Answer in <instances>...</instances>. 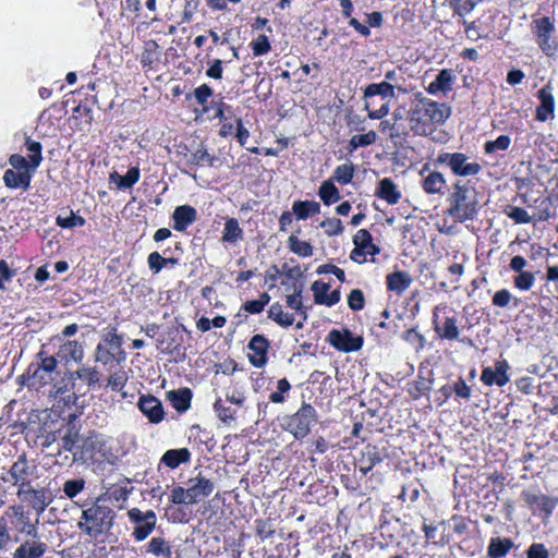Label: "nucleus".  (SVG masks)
Wrapping results in <instances>:
<instances>
[{
	"label": "nucleus",
	"mask_w": 558,
	"mask_h": 558,
	"mask_svg": "<svg viewBox=\"0 0 558 558\" xmlns=\"http://www.w3.org/2000/svg\"><path fill=\"white\" fill-rule=\"evenodd\" d=\"M56 223L61 228L72 229L75 227L84 226L85 219L82 216L75 215L72 210H70V215L66 217L59 215L56 218Z\"/></svg>",
	"instance_id": "nucleus-53"
},
{
	"label": "nucleus",
	"mask_w": 558,
	"mask_h": 558,
	"mask_svg": "<svg viewBox=\"0 0 558 558\" xmlns=\"http://www.w3.org/2000/svg\"><path fill=\"white\" fill-rule=\"evenodd\" d=\"M85 488V481L83 478L68 480L63 484V493L69 498L76 497Z\"/></svg>",
	"instance_id": "nucleus-56"
},
{
	"label": "nucleus",
	"mask_w": 558,
	"mask_h": 558,
	"mask_svg": "<svg viewBox=\"0 0 558 558\" xmlns=\"http://www.w3.org/2000/svg\"><path fill=\"white\" fill-rule=\"evenodd\" d=\"M435 161L437 165L448 167L457 177L477 175L482 171L481 163L471 160L463 153H440Z\"/></svg>",
	"instance_id": "nucleus-4"
},
{
	"label": "nucleus",
	"mask_w": 558,
	"mask_h": 558,
	"mask_svg": "<svg viewBox=\"0 0 558 558\" xmlns=\"http://www.w3.org/2000/svg\"><path fill=\"white\" fill-rule=\"evenodd\" d=\"M214 410L218 417L227 425L235 422L236 411L230 407H226L221 398H218L214 403Z\"/></svg>",
	"instance_id": "nucleus-47"
},
{
	"label": "nucleus",
	"mask_w": 558,
	"mask_h": 558,
	"mask_svg": "<svg viewBox=\"0 0 558 558\" xmlns=\"http://www.w3.org/2000/svg\"><path fill=\"white\" fill-rule=\"evenodd\" d=\"M412 281V277L402 270L393 271L386 277L387 289L398 295L408 290Z\"/></svg>",
	"instance_id": "nucleus-23"
},
{
	"label": "nucleus",
	"mask_w": 558,
	"mask_h": 558,
	"mask_svg": "<svg viewBox=\"0 0 558 558\" xmlns=\"http://www.w3.org/2000/svg\"><path fill=\"white\" fill-rule=\"evenodd\" d=\"M101 501L102 497H98L94 504L83 510L77 523L78 529L93 538L109 532L116 519V511Z\"/></svg>",
	"instance_id": "nucleus-2"
},
{
	"label": "nucleus",
	"mask_w": 558,
	"mask_h": 558,
	"mask_svg": "<svg viewBox=\"0 0 558 558\" xmlns=\"http://www.w3.org/2000/svg\"><path fill=\"white\" fill-rule=\"evenodd\" d=\"M320 228L325 230L328 236L339 235L343 232V226L338 218H328L320 222Z\"/></svg>",
	"instance_id": "nucleus-58"
},
{
	"label": "nucleus",
	"mask_w": 558,
	"mask_h": 558,
	"mask_svg": "<svg viewBox=\"0 0 558 558\" xmlns=\"http://www.w3.org/2000/svg\"><path fill=\"white\" fill-rule=\"evenodd\" d=\"M535 283V276L530 271H521L513 278V284L521 291L530 290Z\"/></svg>",
	"instance_id": "nucleus-55"
},
{
	"label": "nucleus",
	"mask_w": 558,
	"mask_h": 558,
	"mask_svg": "<svg viewBox=\"0 0 558 558\" xmlns=\"http://www.w3.org/2000/svg\"><path fill=\"white\" fill-rule=\"evenodd\" d=\"M381 461L383 456L378 447L374 445H367L361 450L360 458L357 459L356 463L362 475H366L375 465L379 464Z\"/></svg>",
	"instance_id": "nucleus-18"
},
{
	"label": "nucleus",
	"mask_w": 558,
	"mask_h": 558,
	"mask_svg": "<svg viewBox=\"0 0 558 558\" xmlns=\"http://www.w3.org/2000/svg\"><path fill=\"white\" fill-rule=\"evenodd\" d=\"M167 397L178 412H185L191 407L192 392L189 388L171 390Z\"/></svg>",
	"instance_id": "nucleus-31"
},
{
	"label": "nucleus",
	"mask_w": 558,
	"mask_h": 558,
	"mask_svg": "<svg viewBox=\"0 0 558 558\" xmlns=\"http://www.w3.org/2000/svg\"><path fill=\"white\" fill-rule=\"evenodd\" d=\"M146 553L156 557L170 558L172 546L163 537H153L146 545Z\"/></svg>",
	"instance_id": "nucleus-34"
},
{
	"label": "nucleus",
	"mask_w": 558,
	"mask_h": 558,
	"mask_svg": "<svg viewBox=\"0 0 558 558\" xmlns=\"http://www.w3.org/2000/svg\"><path fill=\"white\" fill-rule=\"evenodd\" d=\"M446 179L438 171H430L422 181V187L427 194H444Z\"/></svg>",
	"instance_id": "nucleus-30"
},
{
	"label": "nucleus",
	"mask_w": 558,
	"mask_h": 558,
	"mask_svg": "<svg viewBox=\"0 0 558 558\" xmlns=\"http://www.w3.org/2000/svg\"><path fill=\"white\" fill-rule=\"evenodd\" d=\"M197 218V211L190 205L178 206L173 214V229L177 231H185Z\"/></svg>",
	"instance_id": "nucleus-19"
},
{
	"label": "nucleus",
	"mask_w": 558,
	"mask_h": 558,
	"mask_svg": "<svg viewBox=\"0 0 558 558\" xmlns=\"http://www.w3.org/2000/svg\"><path fill=\"white\" fill-rule=\"evenodd\" d=\"M47 550V545L39 541V538H33L32 542H25L19 546L13 558H40Z\"/></svg>",
	"instance_id": "nucleus-22"
},
{
	"label": "nucleus",
	"mask_w": 558,
	"mask_h": 558,
	"mask_svg": "<svg viewBox=\"0 0 558 558\" xmlns=\"http://www.w3.org/2000/svg\"><path fill=\"white\" fill-rule=\"evenodd\" d=\"M268 317L281 327H290L294 323V315L283 311L280 303H272L268 310Z\"/></svg>",
	"instance_id": "nucleus-39"
},
{
	"label": "nucleus",
	"mask_w": 558,
	"mask_h": 558,
	"mask_svg": "<svg viewBox=\"0 0 558 558\" xmlns=\"http://www.w3.org/2000/svg\"><path fill=\"white\" fill-rule=\"evenodd\" d=\"M302 292H303V284L302 283H294L293 284V292L289 295H287V305L294 310L296 313L301 315L303 320H307V310L308 307L305 306L302 302Z\"/></svg>",
	"instance_id": "nucleus-32"
},
{
	"label": "nucleus",
	"mask_w": 558,
	"mask_h": 558,
	"mask_svg": "<svg viewBox=\"0 0 558 558\" xmlns=\"http://www.w3.org/2000/svg\"><path fill=\"white\" fill-rule=\"evenodd\" d=\"M141 173L137 167H132L128 170L125 175H120L117 172L110 174V181L114 182L119 189L125 190L132 187L138 180Z\"/></svg>",
	"instance_id": "nucleus-37"
},
{
	"label": "nucleus",
	"mask_w": 558,
	"mask_h": 558,
	"mask_svg": "<svg viewBox=\"0 0 558 558\" xmlns=\"http://www.w3.org/2000/svg\"><path fill=\"white\" fill-rule=\"evenodd\" d=\"M138 409L149 420V422L157 424L163 420V408L161 402L154 396H142L138 399Z\"/></svg>",
	"instance_id": "nucleus-15"
},
{
	"label": "nucleus",
	"mask_w": 558,
	"mask_h": 558,
	"mask_svg": "<svg viewBox=\"0 0 558 558\" xmlns=\"http://www.w3.org/2000/svg\"><path fill=\"white\" fill-rule=\"evenodd\" d=\"M80 440V435L74 428L68 429L66 434L62 436L60 441V448L65 451L73 452L76 444Z\"/></svg>",
	"instance_id": "nucleus-62"
},
{
	"label": "nucleus",
	"mask_w": 558,
	"mask_h": 558,
	"mask_svg": "<svg viewBox=\"0 0 558 558\" xmlns=\"http://www.w3.org/2000/svg\"><path fill=\"white\" fill-rule=\"evenodd\" d=\"M316 420V410L307 403L299 409L288 422V429L294 435L295 438H304L311 430V425Z\"/></svg>",
	"instance_id": "nucleus-8"
},
{
	"label": "nucleus",
	"mask_w": 558,
	"mask_h": 558,
	"mask_svg": "<svg viewBox=\"0 0 558 558\" xmlns=\"http://www.w3.org/2000/svg\"><path fill=\"white\" fill-rule=\"evenodd\" d=\"M190 457H191L190 451L186 448L170 449L163 453L161 461L167 466H169L171 469H175L181 463L187 462L190 460Z\"/></svg>",
	"instance_id": "nucleus-38"
},
{
	"label": "nucleus",
	"mask_w": 558,
	"mask_h": 558,
	"mask_svg": "<svg viewBox=\"0 0 558 558\" xmlns=\"http://www.w3.org/2000/svg\"><path fill=\"white\" fill-rule=\"evenodd\" d=\"M531 29L535 36L536 44L543 52L550 54L557 49L556 43L551 40L556 32L553 19L548 16L534 19L531 23Z\"/></svg>",
	"instance_id": "nucleus-5"
},
{
	"label": "nucleus",
	"mask_w": 558,
	"mask_h": 558,
	"mask_svg": "<svg viewBox=\"0 0 558 558\" xmlns=\"http://www.w3.org/2000/svg\"><path fill=\"white\" fill-rule=\"evenodd\" d=\"M354 174V167L352 163L339 165L335 172L333 179L340 184H348L351 182Z\"/></svg>",
	"instance_id": "nucleus-54"
},
{
	"label": "nucleus",
	"mask_w": 558,
	"mask_h": 558,
	"mask_svg": "<svg viewBox=\"0 0 558 558\" xmlns=\"http://www.w3.org/2000/svg\"><path fill=\"white\" fill-rule=\"evenodd\" d=\"M32 180V173L29 171H15L8 169L4 171L3 181L8 187L27 190Z\"/></svg>",
	"instance_id": "nucleus-28"
},
{
	"label": "nucleus",
	"mask_w": 558,
	"mask_h": 558,
	"mask_svg": "<svg viewBox=\"0 0 558 558\" xmlns=\"http://www.w3.org/2000/svg\"><path fill=\"white\" fill-rule=\"evenodd\" d=\"M242 238L243 230L240 227L239 221L235 218L227 219L225 223L222 241L229 243H236L238 241L242 240Z\"/></svg>",
	"instance_id": "nucleus-42"
},
{
	"label": "nucleus",
	"mask_w": 558,
	"mask_h": 558,
	"mask_svg": "<svg viewBox=\"0 0 558 558\" xmlns=\"http://www.w3.org/2000/svg\"><path fill=\"white\" fill-rule=\"evenodd\" d=\"M509 368V363L506 360H499L495 363L494 368L485 367L482 371L481 380L486 386L496 385L498 387H504L510 380L508 375Z\"/></svg>",
	"instance_id": "nucleus-11"
},
{
	"label": "nucleus",
	"mask_w": 558,
	"mask_h": 558,
	"mask_svg": "<svg viewBox=\"0 0 558 558\" xmlns=\"http://www.w3.org/2000/svg\"><path fill=\"white\" fill-rule=\"evenodd\" d=\"M37 471V466L28 462L25 454H21L8 471L10 481L13 483H24L31 478Z\"/></svg>",
	"instance_id": "nucleus-16"
},
{
	"label": "nucleus",
	"mask_w": 558,
	"mask_h": 558,
	"mask_svg": "<svg viewBox=\"0 0 558 558\" xmlns=\"http://www.w3.org/2000/svg\"><path fill=\"white\" fill-rule=\"evenodd\" d=\"M270 296L267 292H264L259 295L257 300L247 301L243 304V308L245 312L250 314H259L263 312L264 307L269 303Z\"/></svg>",
	"instance_id": "nucleus-51"
},
{
	"label": "nucleus",
	"mask_w": 558,
	"mask_h": 558,
	"mask_svg": "<svg viewBox=\"0 0 558 558\" xmlns=\"http://www.w3.org/2000/svg\"><path fill=\"white\" fill-rule=\"evenodd\" d=\"M189 504L193 505L208 497L214 492V483L203 476L190 478L186 483Z\"/></svg>",
	"instance_id": "nucleus-12"
},
{
	"label": "nucleus",
	"mask_w": 558,
	"mask_h": 558,
	"mask_svg": "<svg viewBox=\"0 0 558 558\" xmlns=\"http://www.w3.org/2000/svg\"><path fill=\"white\" fill-rule=\"evenodd\" d=\"M327 340L341 352H355L363 345V338L354 336L349 329H332L329 331Z\"/></svg>",
	"instance_id": "nucleus-9"
},
{
	"label": "nucleus",
	"mask_w": 558,
	"mask_h": 558,
	"mask_svg": "<svg viewBox=\"0 0 558 558\" xmlns=\"http://www.w3.org/2000/svg\"><path fill=\"white\" fill-rule=\"evenodd\" d=\"M511 300H514L515 304L518 303V299L513 298L509 290L501 289L494 294L492 302L495 306L507 307Z\"/></svg>",
	"instance_id": "nucleus-63"
},
{
	"label": "nucleus",
	"mask_w": 558,
	"mask_h": 558,
	"mask_svg": "<svg viewBox=\"0 0 558 558\" xmlns=\"http://www.w3.org/2000/svg\"><path fill=\"white\" fill-rule=\"evenodd\" d=\"M377 140L375 131H368L365 134L353 135L349 142L350 151L356 150L359 147H365L374 144Z\"/></svg>",
	"instance_id": "nucleus-48"
},
{
	"label": "nucleus",
	"mask_w": 558,
	"mask_h": 558,
	"mask_svg": "<svg viewBox=\"0 0 558 558\" xmlns=\"http://www.w3.org/2000/svg\"><path fill=\"white\" fill-rule=\"evenodd\" d=\"M57 368V360L53 356L41 359L38 364H31L28 374L31 375V385H47L53 380V374Z\"/></svg>",
	"instance_id": "nucleus-10"
},
{
	"label": "nucleus",
	"mask_w": 558,
	"mask_h": 558,
	"mask_svg": "<svg viewBox=\"0 0 558 558\" xmlns=\"http://www.w3.org/2000/svg\"><path fill=\"white\" fill-rule=\"evenodd\" d=\"M147 263L149 269L154 274H158L166 265L171 264L174 265L178 263L175 258H166L162 257L158 252H153L148 255Z\"/></svg>",
	"instance_id": "nucleus-49"
},
{
	"label": "nucleus",
	"mask_w": 558,
	"mask_h": 558,
	"mask_svg": "<svg viewBox=\"0 0 558 558\" xmlns=\"http://www.w3.org/2000/svg\"><path fill=\"white\" fill-rule=\"evenodd\" d=\"M505 214L515 223H530L532 221V216L522 207L508 206Z\"/></svg>",
	"instance_id": "nucleus-52"
},
{
	"label": "nucleus",
	"mask_w": 558,
	"mask_h": 558,
	"mask_svg": "<svg viewBox=\"0 0 558 558\" xmlns=\"http://www.w3.org/2000/svg\"><path fill=\"white\" fill-rule=\"evenodd\" d=\"M72 379L78 378L85 380L89 386H93L99 381V373L96 368L81 367L70 374Z\"/></svg>",
	"instance_id": "nucleus-50"
},
{
	"label": "nucleus",
	"mask_w": 558,
	"mask_h": 558,
	"mask_svg": "<svg viewBox=\"0 0 558 558\" xmlns=\"http://www.w3.org/2000/svg\"><path fill=\"white\" fill-rule=\"evenodd\" d=\"M381 96L384 99L395 98V85L390 82L372 83L364 89V97Z\"/></svg>",
	"instance_id": "nucleus-35"
},
{
	"label": "nucleus",
	"mask_w": 558,
	"mask_h": 558,
	"mask_svg": "<svg viewBox=\"0 0 558 558\" xmlns=\"http://www.w3.org/2000/svg\"><path fill=\"white\" fill-rule=\"evenodd\" d=\"M216 158L211 156L203 146L191 154L186 163L191 166H214Z\"/></svg>",
	"instance_id": "nucleus-45"
},
{
	"label": "nucleus",
	"mask_w": 558,
	"mask_h": 558,
	"mask_svg": "<svg viewBox=\"0 0 558 558\" xmlns=\"http://www.w3.org/2000/svg\"><path fill=\"white\" fill-rule=\"evenodd\" d=\"M450 114L451 109L446 104L434 101L417 93L408 110L409 128L416 136H427L435 131L436 125L444 124Z\"/></svg>",
	"instance_id": "nucleus-1"
},
{
	"label": "nucleus",
	"mask_w": 558,
	"mask_h": 558,
	"mask_svg": "<svg viewBox=\"0 0 558 558\" xmlns=\"http://www.w3.org/2000/svg\"><path fill=\"white\" fill-rule=\"evenodd\" d=\"M437 317H438V315L435 310L434 314H433V323L435 325V331L437 332V335L442 339L457 340L459 338V328L457 325V318L453 316L446 317L444 325L440 327L437 324Z\"/></svg>",
	"instance_id": "nucleus-27"
},
{
	"label": "nucleus",
	"mask_w": 558,
	"mask_h": 558,
	"mask_svg": "<svg viewBox=\"0 0 558 558\" xmlns=\"http://www.w3.org/2000/svg\"><path fill=\"white\" fill-rule=\"evenodd\" d=\"M288 244L289 248L301 257H311L313 255V246L294 234L289 236Z\"/></svg>",
	"instance_id": "nucleus-46"
},
{
	"label": "nucleus",
	"mask_w": 558,
	"mask_h": 558,
	"mask_svg": "<svg viewBox=\"0 0 558 558\" xmlns=\"http://www.w3.org/2000/svg\"><path fill=\"white\" fill-rule=\"evenodd\" d=\"M247 348L252 352L248 354L250 362L255 367H263L267 362L269 341L262 335H255L251 338Z\"/></svg>",
	"instance_id": "nucleus-14"
},
{
	"label": "nucleus",
	"mask_w": 558,
	"mask_h": 558,
	"mask_svg": "<svg viewBox=\"0 0 558 558\" xmlns=\"http://www.w3.org/2000/svg\"><path fill=\"white\" fill-rule=\"evenodd\" d=\"M318 195L325 205H331L340 199L339 190L331 181L323 182Z\"/></svg>",
	"instance_id": "nucleus-43"
},
{
	"label": "nucleus",
	"mask_w": 558,
	"mask_h": 558,
	"mask_svg": "<svg viewBox=\"0 0 558 558\" xmlns=\"http://www.w3.org/2000/svg\"><path fill=\"white\" fill-rule=\"evenodd\" d=\"M330 284L323 281H314L312 291L314 293V302L316 304L333 306L340 301V291L338 289L329 293Z\"/></svg>",
	"instance_id": "nucleus-17"
},
{
	"label": "nucleus",
	"mask_w": 558,
	"mask_h": 558,
	"mask_svg": "<svg viewBox=\"0 0 558 558\" xmlns=\"http://www.w3.org/2000/svg\"><path fill=\"white\" fill-rule=\"evenodd\" d=\"M129 520L135 524L132 536L136 542L146 539L155 530L157 515L154 510L142 511L138 508H131L128 511Z\"/></svg>",
	"instance_id": "nucleus-6"
},
{
	"label": "nucleus",
	"mask_w": 558,
	"mask_h": 558,
	"mask_svg": "<svg viewBox=\"0 0 558 558\" xmlns=\"http://www.w3.org/2000/svg\"><path fill=\"white\" fill-rule=\"evenodd\" d=\"M128 375L123 369L112 373L108 378V387L113 391H120L126 385Z\"/></svg>",
	"instance_id": "nucleus-61"
},
{
	"label": "nucleus",
	"mask_w": 558,
	"mask_h": 558,
	"mask_svg": "<svg viewBox=\"0 0 558 558\" xmlns=\"http://www.w3.org/2000/svg\"><path fill=\"white\" fill-rule=\"evenodd\" d=\"M513 547L510 538L493 537L489 542L487 553L490 558H504Z\"/></svg>",
	"instance_id": "nucleus-36"
},
{
	"label": "nucleus",
	"mask_w": 558,
	"mask_h": 558,
	"mask_svg": "<svg viewBox=\"0 0 558 558\" xmlns=\"http://www.w3.org/2000/svg\"><path fill=\"white\" fill-rule=\"evenodd\" d=\"M292 210L299 220H305L311 215L318 214L320 205L314 201H298L293 203Z\"/></svg>",
	"instance_id": "nucleus-40"
},
{
	"label": "nucleus",
	"mask_w": 558,
	"mask_h": 558,
	"mask_svg": "<svg viewBox=\"0 0 558 558\" xmlns=\"http://www.w3.org/2000/svg\"><path fill=\"white\" fill-rule=\"evenodd\" d=\"M5 513L10 518V523L16 532L32 538H39L37 529L39 523L38 515L35 521H32L29 512L25 511L21 506H11Z\"/></svg>",
	"instance_id": "nucleus-7"
},
{
	"label": "nucleus",
	"mask_w": 558,
	"mask_h": 558,
	"mask_svg": "<svg viewBox=\"0 0 558 558\" xmlns=\"http://www.w3.org/2000/svg\"><path fill=\"white\" fill-rule=\"evenodd\" d=\"M24 146L27 150V157L31 160L32 171L35 172L43 161V146L39 142L26 137Z\"/></svg>",
	"instance_id": "nucleus-41"
},
{
	"label": "nucleus",
	"mask_w": 558,
	"mask_h": 558,
	"mask_svg": "<svg viewBox=\"0 0 558 558\" xmlns=\"http://www.w3.org/2000/svg\"><path fill=\"white\" fill-rule=\"evenodd\" d=\"M375 195L390 205L399 203L401 198L400 191L390 178H384L379 181Z\"/></svg>",
	"instance_id": "nucleus-24"
},
{
	"label": "nucleus",
	"mask_w": 558,
	"mask_h": 558,
	"mask_svg": "<svg viewBox=\"0 0 558 558\" xmlns=\"http://www.w3.org/2000/svg\"><path fill=\"white\" fill-rule=\"evenodd\" d=\"M539 105L536 108V120L541 122L547 121L554 117L555 98L553 95V87L550 84L545 85L537 92Z\"/></svg>",
	"instance_id": "nucleus-13"
},
{
	"label": "nucleus",
	"mask_w": 558,
	"mask_h": 558,
	"mask_svg": "<svg viewBox=\"0 0 558 558\" xmlns=\"http://www.w3.org/2000/svg\"><path fill=\"white\" fill-rule=\"evenodd\" d=\"M133 487L130 486V482L128 478H123L116 484H111L107 487L106 493L101 496L102 500L105 498L111 501H125L129 498V495L132 493Z\"/></svg>",
	"instance_id": "nucleus-25"
},
{
	"label": "nucleus",
	"mask_w": 558,
	"mask_h": 558,
	"mask_svg": "<svg viewBox=\"0 0 558 558\" xmlns=\"http://www.w3.org/2000/svg\"><path fill=\"white\" fill-rule=\"evenodd\" d=\"M524 499L529 506H535L539 511H542L545 519H548L551 515L554 509L558 505V498L546 495L526 494Z\"/></svg>",
	"instance_id": "nucleus-20"
},
{
	"label": "nucleus",
	"mask_w": 558,
	"mask_h": 558,
	"mask_svg": "<svg viewBox=\"0 0 558 558\" xmlns=\"http://www.w3.org/2000/svg\"><path fill=\"white\" fill-rule=\"evenodd\" d=\"M348 305L352 311H361L365 305V299L362 290L354 289L348 296Z\"/></svg>",
	"instance_id": "nucleus-64"
},
{
	"label": "nucleus",
	"mask_w": 558,
	"mask_h": 558,
	"mask_svg": "<svg viewBox=\"0 0 558 558\" xmlns=\"http://www.w3.org/2000/svg\"><path fill=\"white\" fill-rule=\"evenodd\" d=\"M251 46L255 57L264 56L271 49L269 39L266 35H259L255 40L251 43Z\"/></svg>",
	"instance_id": "nucleus-60"
},
{
	"label": "nucleus",
	"mask_w": 558,
	"mask_h": 558,
	"mask_svg": "<svg viewBox=\"0 0 558 558\" xmlns=\"http://www.w3.org/2000/svg\"><path fill=\"white\" fill-rule=\"evenodd\" d=\"M57 355L65 362H81L84 357V349L77 341L66 340L60 344Z\"/></svg>",
	"instance_id": "nucleus-21"
},
{
	"label": "nucleus",
	"mask_w": 558,
	"mask_h": 558,
	"mask_svg": "<svg viewBox=\"0 0 558 558\" xmlns=\"http://www.w3.org/2000/svg\"><path fill=\"white\" fill-rule=\"evenodd\" d=\"M449 4L454 13L464 16L474 10L476 2L475 0H449Z\"/></svg>",
	"instance_id": "nucleus-59"
},
{
	"label": "nucleus",
	"mask_w": 558,
	"mask_h": 558,
	"mask_svg": "<svg viewBox=\"0 0 558 558\" xmlns=\"http://www.w3.org/2000/svg\"><path fill=\"white\" fill-rule=\"evenodd\" d=\"M101 447V441L99 440L96 434H90L86 436L82 440L81 448V459H89L93 458L95 451L99 450Z\"/></svg>",
	"instance_id": "nucleus-44"
},
{
	"label": "nucleus",
	"mask_w": 558,
	"mask_h": 558,
	"mask_svg": "<svg viewBox=\"0 0 558 558\" xmlns=\"http://www.w3.org/2000/svg\"><path fill=\"white\" fill-rule=\"evenodd\" d=\"M23 500L29 504L38 517L44 513L48 505L51 502L48 492L44 488H34L28 496H25V499Z\"/></svg>",
	"instance_id": "nucleus-29"
},
{
	"label": "nucleus",
	"mask_w": 558,
	"mask_h": 558,
	"mask_svg": "<svg viewBox=\"0 0 558 558\" xmlns=\"http://www.w3.org/2000/svg\"><path fill=\"white\" fill-rule=\"evenodd\" d=\"M511 140L508 135H499L495 141L485 143L484 150L492 154L496 150H506L510 146Z\"/></svg>",
	"instance_id": "nucleus-57"
},
{
	"label": "nucleus",
	"mask_w": 558,
	"mask_h": 558,
	"mask_svg": "<svg viewBox=\"0 0 558 558\" xmlns=\"http://www.w3.org/2000/svg\"><path fill=\"white\" fill-rule=\"evenodd\" d=\"M453 80L454 76L452 71L444 69L436 75V78L429 83L426 90L432 95H435L439 92L447 93L452 89Z\"/></svg>",
	"instance_id": "nucleus-26"
},
{
	"label": "nucleus",
	"mask_w": 558,
	"mask_h": 558,
	"mask_svg": "<svg viewBox=\"0 0 558 558\" xmlns=\"http://www.w3.org/2000/svg\"><path fill=\"white\" fill-rule=\"evenodd\" d=\"M447 201L450 204L448 215L459 222L473 220L478 213L475 196L471 195L469 187L462 181L453 184V192Z\"/></svg>",
	"instance_id": "nucleus-3"
},
{
	"label": "nucleus",
	"mask_w": 558,
	"mask_h": 558,
	"mask_svg": "<svg viewBox=\"0 0 558 558\" xmlns=\"http://www.w3.org/2000/svg\"><path fill=\"white\" fill-rule=\"evenodd\" d=\"M354 246L359 247L363 252H366L371 256L379 253V247L373 244L372 234L366 229H360L353 236Z\"/></svg>",
	"instance_id": "nucleus-33"
}]
</instances>
